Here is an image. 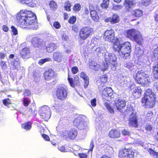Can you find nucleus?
<instances>
[{"label": "nucleus", "instance_id": "f257e3e1", "mask_svg": "<svg viewBox=\"0 0 158 158\" xmlns=\"http://www.w3.org/2000/svg\"><path fill=\"white\" fill-rule=\"evenodd\" d=\"M16 22L21 27L29 26L30 29L36 30L37 26L35 24L36 16L31 11L25 10H21L16 16Z\"/></svg>", "mask_w": 158, "mask_h": 158}, {"label": "nucleus", "instance_id": "f03ea898", "mask_svg": "<svg viewBox=\"0 0 158 158\" xmlns=\"http://www.w3.org/2000/svg\"><path fill=\"white\" fill-rule=\"evenodd\" d=\"M145 94L142 99L143 105L146 108L153 107L155 104L156 95L149 89L146 91Z\"/></svg>", "mask_w": 158, "mask_h": 158}, {"label": "nucleus", "instance_id": "7ed1b4c3", "mask_svg": "<svg viewBox=\"0 0 158 158\" xmlns=\"http://www.w3.org/2000/svg\"><path fill=\"white\" fill-rule=\"evenodd\" d=\"M105 61L101 69L102 71L106 70L109 65L111 64L113 66H115L117 64V57L113 54L106 52L104 55Z\"/></svg>", "mask_w": 158, "mask_h": 158}, {"label": "nucleus", "instance_id": "20e7f679", "mask_svg": "<svg viewBox=\"0 0 158 158\" xmlns=\"http://www.w3.org/2000/svg\"><path fill=\"white\" fill-rule=\"evenodd\" d=\"M124 34L127 37L135 40L139 45L141 44L143 41L141 35L135 29L128 30L125 32Z\"/></svg>", "mask_w": 158, "mask_h": 158}, {"label": "nucleus", "instance_id": "39448f33", "mask_svg": "<svg viewBox=\"0 0 158 158\" xmlns=\"http://www.w3.org/2000/svg\"><path fill=\"white\" fill-rule=\"evenodd\" d=\"M131 47L130 43L128 42H126L121 44H114V45L113 49L115 52L121 54V53L130 52L131 50Z\"/></svg>", "mask_w": 158, "mask_h": 158}, {"label": "nucleus", "instance_id": "423d86ee", "mask_svg": "<svg viewBox=\"0 0 158 158\" xmlns=\"http://www.w3.org/2000/svg\"><path fill=\"white\" fill-rule=\"evenodd\" d=\"M73 124L80 130H86L88 129L87 123L82 117H78L73 121Z\"/></svg>", "mask_w": 158, "mask_h": 158}, {"label": "nucleus", "instance_id": "0eeeda50", "mask_svg": "<svg viewBox=\"0 0 158 158\" xmlns=\"http://www.w3.org/2000/svg\"><path fill=\"white\" fill-rule=\"evenodd\" d=\"M68 93V89L66 86L60 87L57 89L56 96L59 99L64 101L66 98Z\"/></svg>", "mask_w": 158, "mask_h": 158}, {"label": "nucleus", "instance_id": "6e6552de", "mask_svg": "<svg viewBox=\"0 0 158 158\" xmlns=\"http://www.w3.org/2000/svg\"><path fill=\"white\" fill-rule=\"evenodd\" d=\"M40 117L47 121L51 117V112L49 107L47 106H44L39 110Z\"/></svg>", "mask_w": 158, "mask_h": 158}, {"label": "nucleus", "instance_id": "1a4fd4ad", "mask_svg": "<svg viewBox=\"0 0 158 158\" xmlns=\"http://www.w3.org/2000/svg\"><path fill=\"white\" fill-rule=\"evenodd\" d=\"M118 155L120 158H134V152L131 149L125 148L119 152Z\"/></svg>", "mask_w": 158, "mask_h": 158}, {"label": "nucleus", "instance_id": "9d476101", "mask_svg": "<svg viewBox=\"0 0 158 158\" xmlns=\"http://www.w3.org/2000/svg\"><path fill=\"white\" fill-rule=\"evenodd\" d=\"M92 31V29L89 27L82 28L79 33L80 38L83 40L86 39L91 35Z\"/></svg>", "mask_w": 158, "mask_h": 158}, {"label": "nucleus", "instance_id": "9b49d317", "mask_svg": "<svg viewBox=\"0 0 158 158\" xmlns=\"http://www.w3.org/2000/svg\"><path fill=\"white\" fill-rule=\"evenodd\" d=\"M62 133L63 136L68 137L71 139H74L77 135V131L75 128L71 129L69 131L64 130Z\"/></svg>", "mask_w": 158, "mask_h": 158}, {"label": "nucleus", "instance_id": "f8f14e48", "mask_svg": "<svg viewBox=\"0 0 158 158\" xmlns=\"http://www.w3.org/2000/svg\"><path fill=\"white\" fill-rule=\"evenodd\" d=\"M129 121V125L130 126L135 127H138V123L135 114H131L130 115Z\"/></svg>", "mask_w": 158, "mask_h": 158}, {"label": "nucleus", "instance_id": "ddd939ff", "mask_svg": "<svg viewBox=\"0 0 158 158\" xmlns=\"http://www.w3.org/2000/svg\"><path fill=\"white\" fill-rule=\"evenodd\" d=\"M31 42L32 44L35 48H40L44 44L43 40L37 37L32 38Z\"/></svg>", "mask_w": 158, "mask_h": 158}, {"label": "nucleus", "instance_id": "4468645a", "mask_svg": "<svg viewBox=\"0 0 158 158\" xmlns=\"http://www.w3.org/2000/svg\"><path fill=\"white\" fill-rule=\"evenodd\" d=\"M126 101L122 99H119L115 101L114 106H115L117 109L120 111L122 108L126 106Z\"/></svg>", "mask_w": 158, "mask_h": 158}, {"label": "nucleus", "instance_id": "2eb2a0df", "mask_svg": "<svg viewBox=\"0 0 158 158\" xmlns=\"http://www.w3.org/2000/svg\"><path fill=\"white\" fill-rule=\"evenodd\" d=\"M135 81L138 83L145 85L148 82H152V78L151 77L148 75V76L142 77V78H140V79H139V80H136Z\"/></svg>", "mask_w": 158, "mask_h": 158}, {"label": "nucleus", "instance_id": "dca6fc26", "mask_svg": "<svg viewBox=\"0 0 158 158\" xmlns=\"http://www.w3.org/2000/svg\"><path fill=\"white\" fill-rule=\"evenodd\" d=\"M106 22H110L111 24H114L118 23L119 21V16L117 14H114L111 17L105 20Z\"/></svg>", "mask_w": 158, "mask_h": 158}, {"label": "nucleus", "instance_id": "f3484780", "mask_svg": "<svg viewBox=\"0 0 158 158\" xmlns=\"http://www.w3.org/2000/svg\"><path fill=\"white\" fill-rule=\"evenodd\" d=\"M114 31L112 29L107 30L105 32L104 36L106 39L109 40L111 41L112 39L114 37Z\"/></svg>", "mask_w": 158, "mask_h": 158}, {"label": "nucleus", "instance_id": "a211bd4d", "mask_svg": "<svg viewBox=\"0 0 158 158\" xmlns=\"http://www.w3.org/2000/svg\"><path fill=\"white\" fill-rule=\"evenodd\" d=\"M44 76L46 80H50L53 78L55 76L54 72L52 69L48 70V71L45 72Z\"/></svg>", "mask_w": 158, "mask_h": 158}, {"label": "nucleus", "instance_id": "6ab92c4d", "mask_svg": "<svg viewBox=\"0 0 158 158\" xmlns=\"http://www.w3.org/2000/svg\"><path fill=\"white\" fill-rule=\"evenodd\" d=\"M63 58V55L59 52H57L54 53L53 58L54 60L57 62H61Z\"/></svg>", "mask_w": 158, "mask_h": 158}, {"label": "nucleus", "instance_id": "aec40b11", "mask_svg": "<svg viewBox=\"0 0 158 158\" xmlns=\"http://www.w3.org/2000/svg\"><path fill=\"white\" fill-rule=\"evenodd\" d=\"M135 3V0H125L124 2V5L127 10L128 11Z\"/></svg>", "mask_w": 158, "mask_h": 158}, {"label": "nucleus", "instance_id": "412c9836", "mask_svg": "<svg viewBox=\"0 0 158 158\" xmlns=\"http://www.w3.org/2000/svg\"><path fill=\"white\" fill-rule=\"evenodd\" d=\"M80 77L81 78H82L84 80L85 84L84 87L85 88H86L89 84V77L84 72H82L81 73Z\"/></svg>", "mask_w": 158, "mask_h": 158}, {"label": "nucleus", "instance_id": "4be33fe9", "mask_svg": "<svg viewBox=\"0 0 158 158\" xmlns=\"http://www.w3.org/2000/svg\"><path fill=\"white\" fill-rule=\"evenodd\" d=\"M142 93V90L140 87H136L133 91L132 94L136 98H139Z\"/></svg>", "mask_w": 158, "mask_h": 158}, {"label": "nucleus", "instance_id": "5701e85b", "mask_svg": "<svg viewBox=\"0 0 158 158\" xmlns=\"http://www.w3.org/2000/svg\"><path fill=\"white\" fill-rule=\"evenodd\" d=\"M120 132L116 130H111L109 133V135L112 138H117L120 136Z\"/></svg>", "mask_w": 158, "mask_h": 158}, {"label": "nucleus", "instance_id": "b1692460", "mask_svg": "<svg viewBox=\"0 0 158 158\" xmlns=\"http://www.w3.org/2000/svg\"><path fill=\"white\" fill-rule=\"evenodd\" d=\"M30 53L29 50L26 48L23 49L21 51L20 54L23 58H26L29 57Z\"/></svg>", "mask_w": 158, "mask_h": 158}, {"label": "nucleus", "instance_id": "393cba45", "mask_svg": "<svg viewBox=\"0 0 158 158\" xmlns=\"http://www.w3.org/2000/svg\"><path fill=\"white\" fill-rule=\"evenodd\" d=\"M58 47L57 45L53 43L49 44L47 46V50L49 52H51L56 49Z\"/></svg>", "mask_w": 158, "mask_h": 158}, {"label": "nucleus", "instance_id": "a878e982", "mask_svg": "<svg viewBox=\"0 0 158 158\" xmlns=\"http://www.w3.org/2000/svg\"><path fill=\"white\" fill-rule=\"evenodd\" d=\"M146 72H144L142 71H138L136 74L135 80H139L140 79V78L142 77H145V76H148V74Z\"/></svg>", "mask_w": 158, "mask_h": 158}, {"label": "nucleus", "instance_id": "bb28decb", "mask_svg": "<svg viewBox=\"0 0 158 158\" xmlns=\"http://www.w3.org/2000/svg\"><path fill=\"white\" fill-rule=\"evenodd\" d=\"M89 66L90 69L95 71H98L100 68V65L93 61L89 62Z\"/></svg>", "mask_w": 158, "mask_h": 158}, {"label": "nucleus", "instance_id": "cd10ccee", "mask_svg": "<svg viewBox=\"0 0 158 158\" xmlns=\"http://www.w3.org/2000/svg\"><path fill=\"white\" fill-rule=\"evenodd\" d=\"M90 14L92 19L95 22H97L99 19V18L96 11L95 10H90Z\"/></svg>", "mask_w": 158, "mask_h": 158}, {"label": "nucleus", "instance_id": "c85d7f7f", "mask_svg": "<svg viewBox=\"0 0 158 158\" xmlns=\"http://www.w3.org/2000/svg\"><path fill=\"white\" fill-rule=\"evenodd\" d=\"M132 14L133 16L136 17H139L142 15L143 13L142 10L139 9H137L133 10Z\"/></svg>", "mask_w": 158, "mask_h": 158}, {"label": "nucleus", "instance_id": "c756f323", "mask_svg": "<svg viewBox=\"0 0 158 158\" xmlns=\"http://www.w3.org/2000/svg\"><path fill=\"white\" fill-rule=\"evenodd\" d=\"M118 81L119 83L121 84L122 85H127V78L123 76H121L118 79Z\"/></svg>", "mask_w": 158, "mask_h": 158}, {"label": "nucleus", "instance_id": "7c9ffc66", "mask_svg": "<svg viewBox=\"0 0 158 158\" xmlns=\"http://www.w3.org/2000/svg\"><path fill=\"white\" fill-rule=\"evenodd\" d=\"M126 110L127 114H129L130 115L131 114H135L133 107L131 105H127Z\"/></svg>", "mask_w": 158, "mask_h": 158}, {"label": "nucleus", "instance_id": "2f4dec72", "mask_svg": "<svg viewBox=\"0 0 158 158\" xmlns=\"http://www.w3.org/2000/svg\"><path fill=\"white\" fill-rule=\"evenodd\" d=\"M148 151L150 154L154 158H158V152H156L151 148H149Z\"/></svg>", "mask_w": 158, "mask_h": 158}, {"label": "nucleus", "instance_id": "473e14b6", "mask_svg": "<svg viewBox=\"0 0 158 158\" xmlns=\"http://www.w3.org/2000/svg\"><path fill=\"white\" fill-rule=\"evenodd\" d=\"M91 42L94 44L95 46H98L100 43V39L99 38L94 37L91 40Z\"/></svg>", "mask_w": 158, "mask_h": 158}, {"label": "nucleus", "instance_id": "72a5a7b5", "mask_svg": "<svg viewBox=\"0 0 158 158\" xmlns=\"http://www.w3.org/2000/svg\"><path fill=\"white\" fill-rule=\"evenodd\" d=\"M22 127L25 130H29L31 128V124L30 122L26 123L24 124H23L22 125Z\"/></svg>", "mask_w": 158, "mask_h": 158}, {"label": "nucleus", "instance_id": "f704fd0d", "mask_svg": "<svg viewBox=\"0 0 158 158\" xmlns=\"http://www.w3.org/2000/svg\"><path fill=\"white\" fill-rule=\"evenodd\" d=\"M109 0H103V2L101 4V6L102 8L106 9L109 5Z\"/></svg>", "mask_w": 158, "mask_h": 158}, {"label": "nucleus", "instance_id": "c9c22d12", "mask_svg": "<svg viewBox=\"0 0 158 158\" xmlns=\"http://www.w3.org/2000/svg\"><path fill=\"white\" fill-rule=\"evenodd\" d=\"M49 6L51 9L55 10L57 7L56 3L54 1H52L50 2Z\"/></svg>", "mask_w": 158, "mask_h": 158}, {"label": "nucleus", "instance_id": "e433bc0d", "mask_svg": "<svg viewBox=\"0 0 158 158\" xmlns=\"http://www.w3.org/2000/svg\"><path fill=\"white\" fill-rule=\"evenodd\" d=\"M29 111L31 113L33 114H36V106L34 104H32L29 107Z\"/></svg>", "mask_w": 158, "mask_h": 158}, {"label": "nucleus", "instance_id": "4c0bfd02", "mask_svg": "<svg viewBox=\"0 0 158 158\" xmlns=\"http://www.w3.org/2000/svg\"><path fill=\"white\" fill-rule=\"evenodd\" d=\"M104 105L106 107V109L108 110L110 113L111 114H113L114 113V110L113 109L109 104L105 103Z\"/></svg>", "mask_w": 158, "mask_h": 158}, {"label": "nucleus", "instance_id": "58836bf2", "mask_svg": "<svg viewBox=\"0 0 158 158\" xmlns=\"http://www.w3.org/2000/svg\"><path fill=\"white\" fill-rule=\"evenodd\" d=\"M124 66L126 68H127L130 70H132L133 69L134 66L133 64L131 62L126 63L124 65Z\"/></svg>", "mask_w": 158, "mask_h": 158}, {"label": "nucleus", "instance_id": "ea45409f", "mask_svg": "<svg viewBox=\"0 0 158 158\" xmlns=\"http://www.w3.org/2000/svg\"><path fill=\"white\" fill-rule=\"evenodd\" d=\"M30 100L28 98L24 97L23 99V103L25 107L28 106L30 103Z\"/></svg>", "mask_w": 158, "mask_h": 158}, {"label": "nucleus", "instance_id": "a19ab883", "mask_svg": "<svg viewBox=\"0 0 158 158\" xmlns=\"http://www.w3.org/2000/svg\"><path fill=\"white\" fill-rule=\"evenodd\" d=\"M51 59L49 58H47L44 59H40L38 62V64L40 65H42L46 62L51 61Z\"/></svg>", "mask_w": 158, "mask_h": 158}, {"label": "nucleus", "instance_id": "79ce46f5", "mask_svg": "<svg viewBox=\"0 0 158 158\" xmlns=\"http://www.w3.org/2000/svg\"><path fill=\"white\" fill-rule=\"evenodd\" d=\"M152 55L155 57V60L158 59V47L154 50Z\"/></svg>", "mask_w": 158, "mask_h": 158}, {"label": "nucleus", "instance_id": "37998d69", "mask_svg": "<svg viewBox=\"0 0 158 158\" xmlns=\"http://www.w3.org/2000/svg\"><path fill=\"white\" fill-rule=\"evenodd\" d=\"M152 55L155 57V60L158 59V47L154 50Z\"/></svg>", "mask_w": 158, "mask_h": 158}, {"label": "nucleus", "instance_id": "c03bdc74", "mask_svg": "<svg viewBox=\"0 0 158 158\" xmlns=\"http://www.w3.org/2000/svg\"><path fill=\"white\" fill-rule=\"evenodd\" d=\"M152 55L155 57V60L158 59V47L154 50Z\"/></svg>", "mask_w": 158, "mask_h": 158}, {"label": "nucleus", "instance_id": "a18cd8bd", "mask_svg": "<svg viewBox=\"0 0 158 158\" xmlns=\"http://www.w3.org/2000/svg\"><path fill=\"white\" fill-rule=\"evenodd\" d=\"M71 6V3L70 2L68 1L65 3L64 8L66 10L70 11V7Z\"/></svg>", "mask_w": 158, "mask_h": 158}, {"label": "nucleus", "instance_id": "49530a36", "mask_svg": "<svg viewBox=\"0 0 158 158\" xmlns=\"http://www.w3.org/2000/svg\"><path fill=\"white\" fill-rule=\"evenodd\" d=\"M20 62L19 59L18 58H16L15 59V60L13 62V64L14 66L16 67H18L20 65Z\"/></svg>", "mask_w": 158, "mask_h": 158}, {"label": "nucleus", "instance_id": "de8ad7c7", "mask_svg": "<svg viewBox=\"0 0 158 158\" xmlns=\"http://www.w3.org/2000/svg\"><path fill=\"white\" fill-rule=\"evenodd\" d=\"M54 107L57 110H61L62 108V105L61 103H59L55 104Z\"/></svg>", "mask_w": 158, "mask_h": 158}, {"label": "nucleus", "instance_id": "09e8293b", "mask_svg": "<svg viewBox=\"0 0 158 158\" xmlns=\"http://www.w3.org/2000/svg\"><path fill=\"white\" fill-rule=\"evenodd\" d=\"M113 6L112 9L115 11L119 10L123 7V6L120 5H115L113 4Z\"/></svg>", "mask_w": 158, "mask_h": 158}, {"label": "nucleus", "instance_id": "8fccbe9b", "mask_svg": "<svg viewBox=\"0 0 158 158\" xmlns=\"http://www.w3.org/2000/svg\"><path fill=\"white\" fill-rule=\"evenodd\" d=\"M130 52H126L124 53H121V54H119L121 57H123V58L126 59L127 57L129 56V53Z\"/></svg>", "mask_w": 158, "mask_h": 158}, {"label": "nucleus", "instance_id": "3c124183", "mask_svg": "<svg viewBox=\"0 0 158 158\" xmlns=\"http://www.w3.org/2000/svg\"><path fill=\"white\" fill-rule=\"evenodd\" d=\"M3 103L4 105L6 106H7L8 105L11 103L10 99L8 98L3 100Z\"/></svg>", "mask_w": 158, "mask_h": 158}, {"label": "nucleus", "instance_id": "603ef678", "mask_svg": "<svg viewBox=\"0 0 158 158\" xmlns=\"http://www.w3.org/2000/svg\"><path fill=\"white\" fill-rule=\"evenodd\" d=\"M100 81L103 83L106 82L107 81V77L106 75H103L102 76L100 77Z\"/></svg>", "mask_w": 158, "mask_h": 158}, {"label": "nucleus", "instance_id": "864d4df0", "mask_svg": "<svg viewBox=\"0 0 158 158\" xmlns=\"http://www.w3.org/2000/svg\"><path fill=\"white\" fill-rule=\"evenodd\" d=\"M81 6L79 4H75L73 7V10L75 11H78L80 10Z\"/></svg>", "mask_w": 158, "mask_h": 158}, {"label": "nucleus", "instance_id": "5fc2aeb1", "mask_svg": "<svg viewBox=\"0 0 158 158\" xmlns=\"http://www.w3.org/2000/svg\"><path fill=\"white\" fill-rule=\"evenodd\" d=\"M153 75L155 78L158 79V69H157L154 68Z\"/></svg>", "mask_w": 158, "mask_h": 158}, {"label": "nucleus", "instance_id": "6e6d98bb", "mask_svg": "<svg viewBox=\"0 0 158 158\" xmlns=\"http://www.w3.org/2000/svg\"><path fill=\"white\" fill-rule=\"evenodd\" d=\"M76 21V17L75 16H73L71 17L69 19V23L71 24L74 23Z\"/></svg>", "mask_w": 158, "mask_h": 158}, {"label": "nucleus", "instance_id": "4d7b16f0", "mask_svg": "<svg viewBox=\"0 0 158 158\" xmlns=\"http://www.w3.org/2000/svg\"><path fill=\"white\" fill-rule=\"evenodd\" d=\"M12 32L14 35H16L18 34V31L17 29L14 26L11 27Z\"/></svg>", "mask_w": 158, "mask_h": 158}, {"label": "nucleus", "instance_id": "13d9d810", "mask_svg": "<svg viewBox=\"0 0 158 158\" xmlns=\"http://www.w3.org/2000/svg\"><path fill=\"white\" fill-rule=\"evenodd\" d=\"M95 51L97 54H99L102 53L103 51L102 48L98 47L96 49Z\"/></svg>", "mask_w": 158, "mask_h": 158}, {"label": "nucleus", "instance_id": "bf43d9fd", "mask_svg": "<svg viewBox=\"0 0 158 158\" xmlns=\"http://www.w3.org/2000/svg\"><path fill=\"white\" fill-rule=\"evenodd\" d=\"M68 80L71 86L73 87H74L75 85L73 81V79L69 77H68Z\"/></svg>", "mask_w": 158, "mask_h": 158}, {"label": "nucleus", "instance_id": "052dcab7", "mask_svg": "<svg viewBox=\"0 0 158 158\" xmlns=\"http://www.w3.org/2000/svg\"><path fill=\"white\" fill-rule=\"evenodd\" d=\"M102 94L103 98L106 100V98H107L108 94L106 93V90H105V88L104 89V90L102 91Z\"/></svg>", "mask_w": 158, "mask_h": 158}, {"label": "nucleus", "instance_id": "680f3d73", "mask_svg": "<svg viewBox=\"0 0 158 158\" xmlns=\"http://www.w3.org/2000/svg\"><path fill=\"white\" fill-rule=\"evenodd\" d=\"M151 0H143V3L145 6H148L149 4L151 2Z\"/></svg>", "mask_w": 158, "mask_h": 158}, {"label": "nucleus", "instance_id": "e2e57ef3", "mask_svg": "<svg viewBox=\"0 0 158 158\" xmlns=\"http://www.w3.org/2000/svg\"><path fill=\"white\" fill-rule=\"evenodd\" d=\"M54 27L56 29H59L60 27V25L57 22H55L53 24Z\"/></svg>", "mask_w": 158, "mask_h": 158}, {"label": "nucleus", "instance_id": "0e129e2a", "mask_svg": "<svg viewBox=\"0 0 158 158\" xmlns=\"http://www.w3.org/2000/svg\"><path fill=\"white\" fill-rule=\"evenodd\" d=\"M91 104L93 107H95L96 105V100L95 98H94L91 101Z\"/></svg>", "mask_w": 158, "mask_h": 158}, {"label": "nucleus", "instance_id": "69168bd1", "mask_svg": "<svg viewBox=\"0 0 158 158\" xmlns=\"http://www.w3.org/2000/svg\"><path fill=\"white\" fill-rule=\"evenodd\" d=\"M72 72L73 73L76 74L78 71V69L77 67H73L72 69Z\"/></svg>", "mask_w": 158, "mask_h": 158}, {"label": "nucleus", "instance_id": "338daca9", "mask_svg": "<svg viewBox=\"0 0 158 158\" xmlns=\"http://www.w3.org/2000/svg\"><path fill=\"white\" fill-rule=\"evenodd\" d=\"M31 95V93L29 90L28 89L25 90V92L23 93V95L24 96H28Z\"/></svg>", "mask_w": 158, "mask_h": 158}, {"label": "nucleus", "instance_id": "774afa93", "mask_svg": "<svg viewBox=\"0 0 158 158\" xmlns=\"http://www.w3.org/2000/svg\"><path fill=\"white\" fill-rule=\"evenodd\" d=\"M122 133L124 135H130V132L124 129L122 131Z\"/></svg>", "mask_w": 158, "mask_h": 158}]
</instances>
